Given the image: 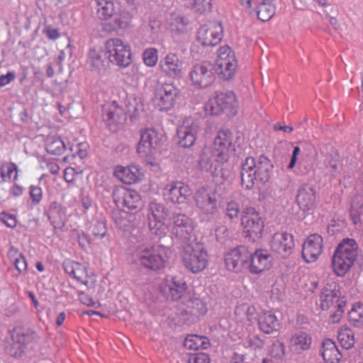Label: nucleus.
Returning <instances> with one entry per match:
<instances>
[{"label": "nucleus", "instance_id": "1", "mask_svg": "<svg viewBox=\"0 0 363 363\" xmlns=\"http://www.w3.org/2000/svg\"><path fill=\"white\" fill-rule=\"evenodd\" d=\"M273 165L269 158L260 155L257 159L247 157L241 164V184L246 189H252L256 183L265 184L270 179Z\"/></svg>", "mask_w": 363, "mask_h": 363}, {"label": "nucleus", "instance_id": "2", "mask_svg": "<svg viewBox=\"0 0 363 363\" xmlns=\"http://www.w3.org/2000/svg\"><path fill=\"white\" fill-rule=\"evenodd\" d=\"M359 255V247L355 240L344 238L337 245L333 256L332 266L334 272L343 277L353 266Z\"/></svg>", "mask_w": 363, "mask_h": 363}, {"label": "nucleus", "instance_id": "3", "mask_svg": "<svg viewBox=\"0 0 363 363\" xmlns=\"http://www.w3.org/2000/svg\"><path fill=\"white\" fill-rule=\"evenodd\" d=\"M320 301L323 310H333L330 315L332 322H339L346 306V300L341 295L339 285L335 281L327 283L321 291Z\"/></svg>", "mask_w": 363, "mask_h": 363}, {"label": "nucleus", "instance_id": "4", "mask_svg": "<svg viewBox=\"0 0 363 363\" xmlns=\"http://www.w3.org/2000/svg\"><path fill=\"white\" fill-rule=\"evenodd\" d=\"M208 253L199 242L192 240L183 245L181 252L184 267L192 273L203 271L208 264Z\"/></svg>", "mask_w": 363, "mask_h": 363}, {"label": "nucleus", "instance_id": "5", "mask_svg": "<svg viewBox=\"0 0 363 363\" xmlns=\"http://www.w3.org/2000/svg\"><path fill=\"white\" fill-rule=\"evenodd\" d=\"M11 343L7 346V353L13 357H20L24 353L27 346L38 341L39 337L31 329L15 328L11 333Z\"/></svg>", "mask_w": 363, "mask_h": 363}, {"label": "nucleus", "instance_id": "6", "mask_svg": "<svg viewBox=\"0 0 363 363\" xmlns=\"http://www.w3.org/2000/svg\"><path fill=\"white\" fill-rule=\"evenodd\" d=\"M233 135L229 130H220L213 141V157L216 162L223 164L228 162L235 151L233 143Z\"/></svg>", "mask_w": 363, "mask_h": 363}, {"label": "nucleus", "instance_id": "7", "mask_svg": "<svg viewBox=\"0 0 363 363\" xmlns=\"http://www.w3.org/2000/svg\"><path fill=\"white\" fill-rule=\"evenodd\" d=\"M166 248L162 245L143 246L138 250V260L148 269L159 270L164 266L163 254Z\"/></svg>", "mask_w": 363, "mask_h": 363}, {"label": "nucleus", "instance_id": "8", "mask_svg": "<svg viewBox=\"0 0 363 363\" xmlns=\"http://www.w3.org/2000/svg\"><path fill=\"white\" fill-rule=\"evenodd\" d=\"M108 58L111 63L120 67H128L131 64L130 46L119 38H111L106 42Z\"/></svg>", "mask_w": 363, "mask_h": 363}, {"label": "nucleus", "instance_id": "9", "mask_svg": "<svg viewBox=\"0 0 363 363\" xmlns=\"http://www.w3.org/2000/svg\"><path fill=\"white\" fill-rule=\"evenodd\" d=\"M179 89L173 83L158 84L155 90L154 103L160 111L171 109L179 95Z\"/></svg>", "mask_w": 363, "mask_h": 363}, {"label": "nucleus", "instance_id": "10", "mask_svg": "<svg viewBox=\"0 0 363 363\" xmlns=\"http://www.w3.org/2000/svg\"><path fill=\"white\" fill-rule=\"evenodd\" d=\"M173 227L172 235L184 245L191 242L192 234L194 229L192 220L186 215L181 213H174L172 217Z\"/></svg>", "mask_w": 363, "mask_h": 363}, {"label": "nucleus", "instance_id": "11", "mask_svg": "<svg viewBox=\"0 0 363 363\" xmlns=\"http://www.w3.org/2000/svg\"><path fill=\"white\" fill-rule=\"evenodd\" d=\"M164 136L155 128H149L140 131V140L137 147V152L140 157H147L152 154L162 142Z\"/></svg>", "mask_w": 363, "mask_h": 363}, {"label": "nucleus", "instance_id": "12", "mask_svg": "<svg viewBox=\"0 0 363 363\" xmlns=\"http://www.w3.org/2000/svg\"><path fill=\"white\" fill-rule=\"evenodd\" d=\"M112 197L118 206H122L128 211L138 210L142 206L140 194L133 189L123 186L116 187L113 191Z\"/></svg>", "mask_w": 363, "mask_h": 363}, {"label": "nucleus", "instance_id": "13", "mask_svg": "<svg viewBox=\"0 0 363 363\" xmlns=\"http://www.w3.org/2000/svg\"><path fill=\"white\" fill-rule=\"evenodd\" d=\"M103 110L104 121L111 131L116 132L125 123L126 113L116 101L106 104Z\"/></svg>", "mask_w": 363, "mask_h": 363}, {"label": "nucleus", "instance_id": "14", "mask_svg": "<svg viewBox=\"0 0 363 363\" xmlns=\"http://www.w3.org/2000/svg\"><path fill=\"white\" fill-rule=\"evenodd\" d=\"M189 77L195 86L208 87L213 82L215 78L212 64L203 61L194 65L189 72Z\"/></svg>", "mask_w": 363, "mask_h": 363}, {"label": "nucleus", "instance_id": "15", "mask_svg": "<svg viewBox=\"0 0 363 363\" xmlns=\"http://www.w3.org/2000/svg\"><path fill=\"white\" fill-rule=\"evenodd\" d=\"M223 37V27L219 22L201 26L197 30L196 39L203 46H214Z\"/></svg>", "mask_w": 363, "mask_h": 363}, {"label": "nucleus", "instance_id": "16", "mask_svg": "<svg viewBox=\"0 0 363 363\" xmlns=\"http://www.w3.org/2000/svg\"><path fill=\"white\" fill-rule=\"evenodd\" d=\"M250 253L244 246L232 250L225 257L227 268L233 272H240L244 267L247 268Z\"/></svg>", "mask_w": 363, "mask_h": 363}, {"label": "nucleus", "instance_id": "17", "mask_svg": "<svg viewBox=\"0 0 363 363\" xmlns=\"http://www.w3.org/2000/svg\"><path fill=\"white\" fill-rule=\"evenodd\" d=\"M196 206L205 214H214L217 211L215 191L208 187L198 189L195 194Z\"/></svg>", "mask_w": 363, "mask_h": 363}, {"label": "nucleus", "instance_id": "18", "mask_svg": "<svg viewBox=\"0 0 363 363\" xmlns=\"http://www.w3.org/2000/svg\"><path fill=\"white\" fill-rule=\"evenodd\" d=\"M323 239L321 235H310L303 244L302 257L306 262H315L323 252Z\"/></svg>", "mask_w": 363, "mask_h": 363}, {"label": "nucleus", "instance_id": "19", "mask_svg": "<svg viewBox=\"0 0 363 363\" xmlns=\"http://www.w3.org/2000/svg\"><path fill=\"white\" fill-rule=\"evenodd\" d=\"M241 223L247 232L259 236L263 231L264 221L255 208H247L243 211Z\"/></svg>", "mask_w": 363, "mask_h": 363}, {"label": "nucleus", "instance_id": "20", "mask_svg": "<svg viewBox=\"0 0 363 363\" xmlns=\"http://www.w3.org/2000/svg\"><path fill=\"white\" fill-rule=\"evenodd\" d=\"M191 194L189 186L180 182L171 183L164 191V196L167 201L178 204L185 203Z\"/></svg>", "mask_w": 363, "mask_h": 363}, {"label": "nucleus", "instance_id": "21", "mask_svg": "<svg viewBox=\"0 0 363 363\" xmlns=\"http://www.w3.org/2000/svg\"><path fill=\"white\" fill-rule=\"evenodd\" d=\"M294 237L286 232L276 233L271 240V249L282 257L289 255L294 247Z\"/></svg>", "mask_w": 363, "mask_h": 363}, {"label": "nucleus", "instance_id": "22", "mask_svg": "<svg viewBox=\"0 0 363 363\" xmlns=\"http://www.w3.org/2000/svg\"><path fill=\"white\" fill-rule=\"evenodd\" d=\"M236 106V97L232 91L218 93L212 101V109L215 114L224 111L235 114Z\"/></svg>", "mask_w": 363, "mask_h": 363}, {"label": "nucleus", "instance_id": "23", "mask_svg": "<svg viewBox=\"0 0 363 363\" xmlns=\"http://www.w3.org/2000/svg\"><path fill=\"white\" fill-rule=\"evenodd\" d=\"M272 257L265 250H257L250 254L247 268L252 274H258L272 267Z\"/></svg>", "mask_w": 363, "mask_h": 363}, {"label": "nucleus", "instance_id": "24", "mask_svg": "<svg viewBox=\"0 0 363 363\" xmlns=\"http://www.w3.org/2000/svg\"><path fill=\"white\" fill-rule=\"evenodd\" d=\"M186 284L180 277L167 279L162 285V292L172 301L181 299L186 292Z\"/></svg>", "mask_w": 363, "mask_h": 363}, {"label": "nucleus", "instance_id": "25", "mask_svg": "<svg viewBox=\"0 0 363 363\" xmlns=\"http://www.w3.org/2000/svg\"><path fill=\"white\" fill-rule=\"evenodd\" d=\"M162 71L169 77L179 79L182 76L183 62L178 55L173 52H169L161 61Z\"/></svg>", "mask_w": 363, "mask_h": 363}, {"label": "nucleus", "instance_id": "26", "mask_svg": "<svg viewBox=\"0 0 363 363\" xmlns=\"http://www.w3.org/2000/svg\"><path fill=\"white\" fill-rule=\"evenodd\" d=\"M207 311L206 304L202 300L196 297L189 298L186 301V308L182 311V313L187 315L184 320L188 324L194 323L200 316L204 315Z\"/></svg>", "mask_w": 363, "mask_h": 363}, {"label": "nucleus", "instance_id": "27", "mask_svg": "<svg viewBox=\"0 0 363 363\" xmlns=\"http://www.w3.org/2000/svg\"><path fill=\"white\" fill-rule=\"evenodd\" d=\"M199 126L197 123L184 122L183 125L177 129V135L179 138V145L183 147H190L196 140L199 132Z\"/></svg>", "mask_w": 363, "mask_h": 363}, {"label": "nucleus", "instance_id": "28", "mask_svg": "<svg viewBox=\"0 0 363 363\" xmlns=\"http://www.w3.org/2000/svg\"><path fill=\"white\" fill-rule=\"evenodd\" d=\"M296 201L299 208L303 211H309L315 207L316 192L309 184L301 185L297 191Z\"/></svg>", "mask_w": 363, "mask_h": 363}, {"label": "nucleus", "instance_id": "29", "mask_svg": "<svg viewBox=\"0 0 363 363\" xmlns=\"http://www.w3.org/2000/svg\"><path fill=\"white\" fill-rule=\"evenodd\" d=\"M114 176L123 183L133 184L139 182L143 176L141 169L138 165L116 166L113 171Z\"/></svg>", "mask_w": 363, "mask_h": 363}, {"label": "nucleus", "instance_id": "30", "mask_svg": "<svg viewBox=\"0 0 363 363\" xmlns=\"http://www.w3.org/2000/svg\"><path fill=\"white\" fill-rule=\"evenodd\" d=\"M62 267L65 272L69 274V277H73L77 281L86 286L88 285V281L86 280L88 274L86 267L70 259H65L62 263Z\"/></svg>", "mask_w": 363, "mask_h": 363}, {"label": "nucleus", "instance_id": "31", "mask_svg": "<svg viewBox=\"0 0 363 363\" xmlns=\"http://www.w3.org/2000/svg\"><path fill=\"white\" fill-rule=\"evenodd\" d=\"M45 213L54 228L62 229L65 226L66 208L60 203L56 201L52 202Z\"/></svg>", "mask_w": 363, "mask_h": 363}, {"label": "nucleus", "instance_id": "32", "mask_svg": "<svg viewBox=\"0 0 363 363\" xmlns=\"http://www.w3.org/2000/svg\"><path fill=\"white\" fill-rule=\"evenodd\" d=\"M258 325L263 333L272 334L279 330L281 323L274 314L271 312H264L259 316Z\"/></svg>", "mask_w": 363, "mask_h": 363}, {"label": "nucleus", "instance_id": "33", "mask_svg": "<svg viewBox=\"0 0 363 363\" xmlns=\"http://www.w3.org/2000/svg\"><path fill=\"white\" fill-rule=\"evenodd\" d=\"M321 355L325 363H339L342 354L334 341L326 339L322 344Z\"/></svg>", "mask_w": 363, "mask_h": 363}, {"label": "nucleus", "instance_id": "34", "mask_svg": "<svg viewBox=\"0 0 363 363\" xmlns=\"http://www.w3.org/2000/svg\"><path fill=\"white\" fill-rule=\"evenodd\" d=\"M46 151L54 155H61L66 150V146L62 140L55 135H48L45 140Z\"/></svg>", "mask_w": 363, "mask_h": 363}, {"label": "nucleus", "instance_id": "35", "mask_svg": "<svg viewBox=\"0 0 363 363\" xmlns=\"http://www.w3.org/2000/svg\"><path fill=\"white\" fill-rule=\"evenodd\" d=\"M311 345V338L304 332L295 333L290 340L291 349L296 352H301V351L308 350Z\"/></svg>", "mask_w": 363, "mask_h": 363}, {"label": "nucleus", "instance_id": "36", "mask_svg": "<svg viewBox=\"0 0 363 363\" xmlns=\"http://www.w3.org/2000/svg\"><path fill=\"white\" fill-rule=\"evenodd\" d=\"M272 0H262L257 7V18L263 22L270 20L276 12V6L272 4Z\"/></svg>", "mask_w": 363, "mask_h": 363}, {"label": "nucleus", "instance_id": "37", "mask_svg": "<svg viewBox=\"0 0 363 363\" xmlns=\"http://www.w3.org/2000/svg\"><path fill=\"white\" fill-rule=\"evenodd\" d=\"M97 5L96 14L100 19L107 20L113 16L115 8L111 0H95Z\"/></svg>", "mask_w": 363, "mask_h": 363}, {"label": "nucleus", "instance_id": "38", "mask_svg": "<svg viewBox=\"0 0 363 363\" xmlns=\"http://www.w3.org/2000/svg\"><path fill=\"white\" fill-rule=\"evenodd\" d=\"M184 6L194 12L202 14L211 10L212 0H183Z\"/></svg>", "mask_w": 363, "mask_h": 363}, {"label": "nucleus", "instance_id": "39", "mask_svg": "<svg viewBox=\"0 0 363 363\" xmlns=\"http://www.w3.org/2000/svg\"><path fill=\"white\" fill-rule=\"evenodd\" d=\"M133 15L126 10H121L117 13L113 19V29H125L131 24Z\"/></svg>", "mask_w": 363, "mask_h": 363}, {"label": "nucleus", "instance_id": "40", "mask_svg": "<svg viewBox=\"0 0 363 363\" xmlns=\"http://www.w3.org/2000/svg\"><path fill=\"white\" fill-rule=\"evenodd\" d=\"M337 338L342 348L349 350L354 345V333L349 328H341L338 332Z\"/></svg>", "mask_w": 363, "mask_h": 363}, {"label": "nucleus", "instance_id": "41", "mask_svg": "<svg viewBox=\"0 0 363 363\" xmlns=\"http://www.w3.org/2000/svg\"><path fill=\"white\" fill-rule=\"evenodd\" d=\"M362 211L363 194H357L352 199L350 206V216L353 223L357 224L359 221Z\"/></svg>", "mask_w": 363, "mask_h": 363}, {"label": "nucleus", "instance_id": "42", "mask_svg": "<svg viewBox=\"0 0 363 363\" xmlns=\"http://www.w3.org/2000/svg\"><path fill=\"white\" fill-rule=\"evenodd\" d=\"M237 67L238 62H225L216 65V71L220 78L228 80L235 75Z\"/></svg>", "mask_w": 363, "mask_h": 363}, {"label": "nucleus", "instance_id": "43", "mask_svg": "<svg viewBox=\"0 0 363 363\" xmlns=\"http://www.w3.org/2000/svg\"><path fill=\"white\" fill-rule=\"evenodd\" d=\"M340 156L337 152L333 151L325 157V164L326 168L330 169V172L333 176H335L340 173L341 164H340Z\"/></svg>", "mask_w": 363, "mask_h": 363}, {"label": "nucleus", "instance_id": "44", "mask_svg": "<svg viewBox=\"0 0 363 363\" xmlns=\"http://www.w3.org/2000/svg\"><path fill=\"white\" fill-rule=\"evenodd\" d=\"M349 320L355 327L360 328L363 325V303L354 304L349 312Z\"/></svg>", "mask_w": 363, "mask_h": 363}, {"label": "nucleus", "instance_id": "45", "mask_svg": "<svg viewBox=\"0 0 363 363\" xmlns=\"http://www.w3.org/2000/svg\"><path fill=\"white\" fill-rule=\"evenodd\" d=\"M237 62L234 51L228 46L220 47L218 50L216 65Z\"/></svg>", "mask_w": 363, "mask_h": 363}, {"label": "nucleus", "instance_id": "46", "mask_svg": "<svg viewBox=\"0 0 363 363\" xmlns=\"http://www.w3.org/2000/svg\"><path fill=\"white\" fill-rule=\"evenodd\" d=\"M167 210L163 204L152 201L149 204L148 219H165Z\"/></svg>", "mask_w": 363, "mask_h": 363}, {"label": "nucleus", "instance_id": "47", "mask_svg": "<svg viewBox=\"0 0 363 363\" xmlns=\"http://www.w3.org/2000/svg\"><path fill=\"white\" fill-rule=\"evenodd\" d=\"M213 161L216 162L213 157V152H207L203 151L200 155L199 165L201 170L206 172H213L216 170V164H213Z\"/></svg>", "mask_w": 363, "mask_h": 363}, {"label": "nucleus", "instance_id": "48", "mask_svg": "<svg viewBox=\"0 0 363 363\" xmlns=\"http://www.w3.org/2000/svg\"><path fill=\"white\" fill-rule=\"evenodd\" d=\"M103 51L91 49L89 52V63L92 69L100 70L104 67Z\"/></svg>", "mask_w": 363, "mask_h": 363}, {"label": "nucleus", "instance_id": "49", "mask_svg": "<svg viewBox=\"0 0 363 363\" xmlns=\"http://www.w3.org/2000/svg\"><path fill=\"white\" fill-rule=\"evenodd\" d=\"M164 219H148L149 229L152 234L160 238L167 233V226L163 222Z\"/></svg>", "mask_w": 363, "mask_h": 363}, {"label": "nucleus", "instance_id": "50", "mask_svg": "<svg viewBox=\"0 0 363 363\" xmlns=\"http://www.w3.org/2000/svg\"><path fill=\"white\" fill-rule=\"evenodd\" d=\"M206 338L198 335L186 338L184 346L189 349L197 350L200 348L206 349L209 345L208 342H206Z\"/></svg>", "mask_w": 363, "mask_h": 363}, {"label": "nucleus", "instance_id": "51", "mask_svg": "<svg viewBox=\"0 0 363 363\" xmlns=\"http://www.w3.org/2000/svg\"><path fill=\"white\" fill-rule=\"evenodd\" d=\"M127 113L131 117H138L144 110L143 104L140 99L136 98H130L126 103Z\"/></svg>", "mask_w": 363, "mask_h": 363}, {"label": "nucleus", "instance_id": "52", "mask_svg": "<svg viewBox=\"0 0 363 363\" xmlns=\"http://www.w3.org/2000/svg\"><path fill=\"white\" fill-rule=\"evenodd\" d=\"M313 168V164L308 157H302L297 163L296 173L301 175L308 174Z\"/></svg>", "mask_w": 363, "mask_h": 363}, {"label": "nucleus", "instance_id": "53", "mask_svg": "<svg viewBox=\"0 0 363 363\" xmlns=\"http://www.w3.org/2000/svg\"><path fill=\"white\" fill-rule=\"evenodd\" d=\"M91 231L96 238H104L107 233L106 222L104 220H96L91 227Z\"/></svg>", "mask_w": 363, "mask_h": 363}, {"label": "nucleus", "instance_id": "54", "mask_svg": "<svg viewBox=\"0 0 363 363\" xmlns=\"http://www.w3.org/2000/svg\"><path fill=\"white\" fill-rule=\"evenodd\" d=\"M143 60L146 65L155 66L157 62V50L155 48L146 49L143 52Z\"/></svg>", "mask_w": 363, "mask_h": 363}, {"label": "nucleus", "instance_id": "55", "mask_svg": "<svg viewBox=\"0 0 363 363\" xmlns=\"http://www.w3.org/2000/svg\"><path fill=\"white\" fill-rule=\"evenodd\" d=\"M270 353L272 357L279 359L282 358L285 354V346L280 340H276L272 345Z\"/></svg>", "mask_w": 363, "mask_h": 363}, {"label": "nucleus", "instance_id": "56", "mask_svg": "<svg viewBox=\"0 0 363 363\" xmlns=\"http://www.w3.org/2000/svg\"><path fill=\"white\" fill-rule=\"evenodd\" d=\"M240 213L239 204L236 202H229L225 208V215L230 220L237 219Z\"/></svg>", "mask_w": 363, "mask_h": 363}, {"label": "nucleus", "instance_id": "57", "mask_svg": "<svg viewBox=\"0 0 363 363\" xmlns=\"http://www.w3.org/2000/svg\"><path fill=\"white\" fill-rule=\"evenodd\" d=\"M29 194L33 203L38 204L43 198V190L39 186L31 185Z\"/></svg>", "mask_w": 363, "mask_h": 363}, {"label": "nucleus", "instance_id": "58", "mask_svg": "<svg viewBox=\"0 0 363 363\" xmlns=\"http://www.w3.org/2000/svg\"><path fill=\"white\" fill-rule=\"evenodd\" d=\"M172 26L175 25V30L178 32H183L189 23L188 20L185 17L181 16H176Z\"/></svg>", "mask_w": 363, "mask_h": 363}, {"label": "nucleus", "instance_id": "59", "mask_svg": "<svg viewBox=\"0 0 363 363\" xmlns=\"http://www.w3.org/2000/svg\"><path fill=\"white\" fill-rule=\"evenodd\" d=\"M14 264L16 269L20 273H26L27 272V262L26 257L20 254L18 257H17L14 261Z\"/></svg>", "mask_w": 363, "mask_h": 363}, {"label": "nucleus", "instance_id": "60", "mask_svg": "<svg viewBox=\"0 0 363 363\" xmlns=\"http://www.w3.org/2000/svg\"><path fill=\"white\" fill-rule=\"evenodd\" d=\"M121 212L113 213V220L116 225L121 229H125L128 225V220L125 218Z\"/></svg>", "mask_w": 363, "mask_h": 363}, {"label": "nucleus", "instance_id": "61", "mask_svg": "<svg viewBox=\"0 0 363 363\" xmlns=\"http://www.w3.org/2000/svg\"><path fill=\"white\" fill-rule=\"evenodd\" d=\"M3 167H6L7 170V177L11 179L12 177V174L15 172V175L13 177V180H16L18 177V167L14 162H3Z\"/></svg>", "mask_w": 363, "mask_h": 363}, {"label": "nucleus", "instance_id": "62", "mask_svg": "<svg viewBox=\"0 0 363 363\" xmlns=\"http://www.w3.org/2000/svg\"><path fill=\"white\" fill-rule=\"evenodd\" d=\"M247 343L249 347L254 350L262 348L264 345V340L257 335L250 336Z\"/></svg>", "mask_w": 363, "mask_h": 363}, {"label": "nucleus", "instance_id": "63", "mask_svg": "<svg viewBox=\"0 0 363 363\" xmlns=\"http://www.w3.org/2000/svg\"><path fill=\"white\" fill-rule=\"evenodd\" d=\"M188 363H210V358L206 353H199L190 357Z\"/></svg>", "mask_w": 363, "mask_h": 363}, {"label": "nucleus", "instance_id": "64", "mask_svg": "<svg viewBox=\"0 0 363 363\" xmlns=\"http://www.w3.org/2000/svg\"><path fill=\"white\" fill-rule=\"evenodd\" d=\"M16 75L13 72H9L6 74L0 76V88L3 87L15 79Z\"/></svg>", "mask_w": 363, "mask_h": 363}]
</instances>
